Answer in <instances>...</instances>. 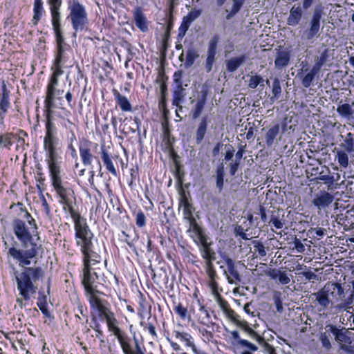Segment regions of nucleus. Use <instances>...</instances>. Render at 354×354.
I'll use <instances>...</instances> for the list:
<instances>
[{
	"mask_svg": "<svg viewBox=\"0 0 354 354\" xmlns=\"http://www.w3.org/2000/svg\"><path fill=\"white\" fill-rule=\"evenodd\" d=\"M334 200L333 194L326 191H320L317 194L312 203L319 210L325 209L328 207Z\"/></svg>",
	"mask_w": 354,
	"mask_h": 354,
	"instance_id": "18",
	"label": "nucleus"
},
{
	"mask_svg": "<svg viewBox=\"0 0 354 354\" xmlns=\"http://www.w3.org/2000/svg\"><path fill=\"white\" fill-rule=\"evenodd\" d=\"M52 185L58 197V202L62 205L63 211L71 216L74 222L75 239L84 236L91 235L92 232L86 223V219L75 209L76 197L73 189L64 185L61 178L59 163L48 165Z\"/></svg>",
	"mask_w": 354,
	"mask_h": 354,
	"instance_id": "1",
	"label": "nucleus"
},
{
	"mask_svg": "<svg viewBox=\"0 0 354 354\" xmlns=\"http://www.w3.org/2000/svg\"><path fill=\"white\" fill-rule=\"evenodd\" d=\"M209 122V120L208 119L207 115H204L200 119L196 127L195 136L196 144L199 145L203 142L207 131V127Z\"/></svg>",
	"mask_w": 354,
	"mask_h": 354,
	"instance_id": "24",
	"label": "nucleus"
},
{
	"mask_svg": "<svg viewBox=\"0 0 354 354\" xmlns=\"http://www.w3.org/2000/svg\"><path fill=\"white\" fill-rule=\"evenodd\" d=\"M61 124L63 127L68 131V140L71 141V145L72 146V142L76 141V136L74 132L75 124L69 119H64Z\"/></svg>",
	"mask_w": 354,
	"mask_h": 354,
	"instance_id": "48",
	"label": "nucleus"
},
{
	"mask_svg": "<svg viewBox=\"0 0 354 354\" xmlns=\"http://www.w3.org/2000/svg\"><path fill=\"white\" fill-rule=\"evenodd\" d=\"M12 227L15 236L21 242L24 249L11 247L8 250V254L18 263L20 267H28L30 265L31 260L37 255L39 246L32 241V233L24 221L14 220Z\"/></svg>",
	"mask_w": 354,
	"mask_h": 354,
	"instance_id": "2",
	"label": "nucleus"
},
{
	"mask_svg": "<svg viewBox=\"0 0 354 354\" xmlns=\"http://www.w3.org/2000/svg\"><path fill=\"white\" fill-rule=\"evenodd\" d=\"M174 335L176 339H180L181 342H184L187 346L192 347L193 348H195L193 338L190 334L185 332L175 330L174 331Z\"/></svg>",
	"mask_w": 354,
	"mask_h": 354,
	"instance_id": "47",
	"label": "nucleus"
},
{
	"mask_svg": "<svg viewBox=\"0 0 354 354\" xmlns=\"http://www.w3.org/2000/svg\"><path fill=\"white\" fill-rule=\"evenodd\" d=\"M272 93L273 96L271 97L270 100L278 99L281 93V87L280 81L278 78H275L272 82Z\"/></svg>",
	"mask_w": 354,
	"mask_h": 354,
	"instance_id": "53",
	"label": "nucleus"
},
{
	"mask_svg": "<svg viewBox=\"0 0 354 354\" xmlns=\"http://www.w3.org/2000/svg\"><path fill=\"white\" fill-rule=\"evenodd\" d=\"M267 276L272 279H279V282L282 285H286L290 283V279L288 274L279 269L270 268L266 272Z\"/></svg>",
	"mask_w": 354,
	"mask_h": 354,
	"instance_id": "31",
	"label": "nucleus"
},
{
	"mask_svg": "<svg viewBox=\"0 0 354 354\" xmlns=\"http://www.w3.org/2000/svg\"><path fill=\"white\" fill-rule=\"evenodd\" d=\"M136 223L139 227H142L146 224V217L142 211H139L136 215Z\"/></svg>",
	"mask_w": 354,
	"mask_h": 354,
	"instance_id": "62",
	"label": "nucleus"
},
{
	"mask_svg": "<svg viewBox=\"0 0 354 354\" xmlns=\"http://www.w3.org/2000/svg\"><path fill=\"white\" fill-rule=\"evenodd\" d=\"M199 57L200 55L198 50L193 45H190L185 53V59L183 64L184 68L185 69L191 68Z\"/></svg>",
	"mask_w": 354,
	"mask_h": 354,
	"instance_id": "28",
	"label": "nucleus"
},
{
	"mask_svg": "<svg viewBox=\"0 0 354 354\" xmlns=\"http://www.w3.org/2000/svg\"><path fill=\"white\" fill-rule=\"evenodd\" d=\"M269 223L273 225L277 229H281L283 227L284 222H283L279 216L272 214L270 217Z\"/></svg>",
	"mask_w": 354,
	"mask_h": 354,
	"instance_id": "60",
	"label": "nucleus"
},
{
	"mask_svg": "<svg viewBox=\"0 0 354 354\" xmlns=\"http://www.w3.org/2000/svg\"><path fill=\"white\" fill-rule=\"evenodd\" d=\"M279 131L280 126L279 124H274L268 130L265 136V140L268 147H270L274 145V140L279 133Z\"/></svg>",
	"mask_w": 354,
	"mask_h": 354,
	"instance_id": "39",
	"label": "nucleus"
},
{
	"mask_svg": "<svg viewBox=\"0 0 354 354\" xmlns=\"http://www.w3.org/2000/svg\"><path fill=\"white\" fill-rule=\"evenodd\" d=\"M198 331L203 337L207 342H209L214 337L213 333L208 330L205 327H197Z\"/></svg>",
	"mask_w": 354,
	"mask_h": 354,
	"instance_id": "61",
	"label": "nucleus"
},
{
	"mask_svg": "<svg viewBox=\"0 0 354 354\" xmlns=\"http://www.w3.org/2000/svg\"><path fill=\"white\" fill-rule=\"evenodd\" d=\"M61 75H50L46 86L44 107L46 111H51L55 107L56 101H62L64 90L57 88Z\"/></svg>",
	"mask_w": 354,
	"mask_h": 354,
	"instance_id": "10",
	"label": "nucleus"
},
{
	"mask_svg": "<svg viewBox=\"0 0 354 354\" xmlns=\"http://www.w3.org/2000/svg\"><path fill=\"white\" fill-rule=\"evenodd\" d=\"M21 271L14 270V276L17 288L22 298H17V303L22 308L23 299L29 300L37 291V281L42 277L43 270L41 267H22Z\"/></svg>",
	"mask_w": 354,
	"mask_h": 354,
	"instance_id": "4",
	"label": "nucleus"
},
{
	"mask_svg": "<svg viewBox=\"0 0 354 354\" xmlns=\"http://www.w3.org/2000/svg\"><path fill=\"white\" fill-rule=\"evenodd\" d=\"M290 59V53L288 50H281L280 49L277 50L274 66L277 69H282L286 67Z\"/></svg>",
	"mask_w": 354,
	"mask_h": 354,
	"instance_id": "27",
	"label": "nucleus"
},
{
	"mask_svg": "<svg viewBox=\"0 0 354 354\" xmlns=\"http://www.w3.org/2000/svg\"><path fill=\"white\" fill-rule=\"evenodd\" d=\"M304 9L300 4H294L290 9L289 15L286 23L288 26H296L300 24L304 14Z\"/></svg>",
	"mask_w": 354,
	"mask_h": 354,
	"instance_id": "20",
	"label": "nucleus"
},
{
	"mask_svg": "<svg viewBox=\"0 0 354 354\" xmlns=\"http://www.w3.org/2000/svg\"><path fill=\"white\" fill-rule=\"evenodd\" d=\"M138 304H139V308L138 310V316L140 317V318L143 319H144V313L146 310V304H145V299L142 293H140Z\"/></svg>",
	"mask_w": 354,
	"mask_h": 354,
	"instance_id": "58",
	"label": "nucleus"
},
{
	"mask_svg": "<svg viewBox=\"0 0 354 354\" xmlns=\"http://www.w3.org/2000/svg\"><path fill=\"white\" fill-rule=\"evenodd\" d=\"M342 141L339 148H335V160L337 162L340 168L346 169L349 165V160L354 159V134L348 132L341 136Z\"/></svg>",
	"mask_w": 354,
	"mask_h": 354,
	"instance_id": "8",
	"label": "nucleus"
},
{
	"mask_svg": "<svg viewBox=\"0 0 354 354\" xmlns=\"http://www.w3.org/2000/svg\"><path fill=\"white\" fill-rule=\"evenodd\" d=\"M201 10L193 8L183 19L191 24L194 21H195L201 15Z\"/></svg>",
	"mask_w": 354,
	"mask_h": 354,
	"instance_id": "54",
	"label": "nucleus"
},
{
	"mask_svg": "<svg viewBox=\"0 0 354 354\" xmlns=\"http://www.w3.org/2000/svg\"><path fill=\"white\" fill-rule=\"evenodd\" d=\"M44 12L43 8L42 0H34L33 6V17L32 19V23L33 25H37L40 20L43 12Z\"/></svg>",
	"mask_w": 354,
	"mask_h": 354,
	"instance_id": "40",
	"label": "nucleus"
},
{
	"mask_svg": "<svg viewBox=\"0 0 354 354\" xmlns=\"http://www.w3.org/2000/svg\"><path fill=\"white\" fill-rule=\"evenodd\" d=\"M324 168L326 171L324 170H322L315 179L317 181L323 182L327 186L328 190L337 188V187H333L335 176L333 175H330V171L328 167H324Z\"/></svg>",
	"mask_w": 354,
	"mask_h": 354,
	"instance_id": "29",
	"label": "nucleus"
},
{
	"mask_svg": "<svg viewBox=\"0 0 354 354\" xmlns=\"http://www.w3.org/2000/svg\"><path fill=\"white\" fill-rule=\"evenodd\" d=\"M174 311L181 319L185 320L190 319V315L188 313L187 308L183 306L181 303H178L177 304L174 305Z\"/></svg>",
	"mask_w": 354,
	"mask_h": 354,
	"instance_id": "51",
	"label": "nucleus"
},
{
	"mask_svg": "<svg viewBox=\"0 0 354 354\" xmlns=\"http://www.w3.org/2000/svg\"><path fill=\"white\" fill-rule=\"evenodd\" d=\"M113 94L118 105L122 111H131L132 106L127 97L122 95L116 89L113 90Z\"/></svg>",
	"mask_w": 354,
	"mask_h": 354,
	"instance_id": "32",
	"label": "nucleus"
},
{
	"mask_svg": "<svg viewBox=\"0 0 354 354\" xmlns=\"http://www.w3.org/2000/svg\"><path fill=\"white\" fill-rule=\"evenodd\" d=\"M190 25L191 24L189 23H188L187 21H186L185 19H183L181 24L178 28V39H181L185 37L186 32L187 31Z\"/></svg>",
	"mask_w": 354,
	"mask_h": 354,
	"instance_id": "59",
	"label": "nucleus"
},
{
	"mask_svg": "<svg viewBox=\"0 0 354 354\" xmlns=\"http://www.w3.org/2000/svg\"><path fill=\"white\" fill-rule=\"evenodd\" d=\"M207 87L203 86L198 95L197 100L196 101L192 100L191 102L194 105L191 109L190 114L193 120L198 119L202 114L207 102Z\"/></svg>",
	"mask_w": 354,
	"mask_h": 354,
	"instance_id": "16",
	"label": "nucleus"
},
{
	"mask_svg": "<svg viewBox=\"0 0 354 354\" xmlns=\"http://www.w3.org/2000/svg\"><path fill=\"white\" fill-rule=\"evenodd\" d=\"M230 334L232 337L236 341L235 345L239 346L241 348H249L252 351L258 350V347L255 344L250 342L248 340L241 339L239 331L233 330L230 332Z\"/></svg>",
	"mask_w": 354,
	"mask_h": 354,
	"instance_id": "37",
	"label": "nucleus"
},
{
	"mask_svg": "<svg viewBox=\"0 0 354 354\" xmlns=\"http://www.w3.org/2000/svg\"><path fill=\"white\" fill-rule=\"evenodd\" d=\"M331 332L328 331V325H327L325 328V331L320 335L319 340L322 343V345L326 350H330L332 347L330 337L331 335Z\"/></svg>",
	"mask_w": 354,
	"mask_h": 354,
	"instance_id": "50",
	"label": "nucleus"
},
{
	"mask_svg": "<svg viewBox=\"0 0 354 354\" xmlns=\"http://www.w3.org/2000/svg\"><path fill=\"white\" fill-rule=\"evenodd\" d=\"M204 269L207 276V285L210 288L211 292L219 289L218 283L219 277L213 262H205Z\"/></svg>",
	"mask_w": 354,
	"mask_h": 354,
	"instance_id": "17",
	"label": "nucleus"
},
{
	"mask_svg": "<svg viewBox=\"0 0 354 354\" xmlns=\"http://www.w3.org/2000/svg\"><path fill=\"white\" fill-rule=\"evenodd\" d=\"M263 78L259 75H251L248 80V86L250 88H256L259 85H263Z\"/></svg>",
	"mask_w": 354,
	"mask_h": 354,
	"instance_id": "52",
	"label": "nucleus"
},
{
	"mask_svg": "<svg viewBox=\"0 0 354 354\" xmlns=\"http://www.w3.org/2000/svg\"><path fill=\"white\" fill-rule=\"evenodd\" d=\"M330 57V50L324 49L320 55L315 59L314 68L320 71L322 67L328 62Z\"/></svg>",
	"mask_w": 354,
	"mask_h": 354,
	"instance_id": "46",
	"label": "nucleus"
},
{
	"mask_svg": "<svg viewBox=\"0 0 354 354\" xmlns=\"http://www.w3.org/2000/svg\"><path fill=\"white\" fill-rule=\"evenodd\" d=\"M354 301V291H352L350 295L337 306L339 309L346 310L350 305L353 303Z\"/></svg>",
	"mask_w": 354,
	"mask_h": 354,
	"instance_id": "57",
	"label": "nucleus"
},
{
	"mask_svg": "<svg viewBox=\"0 0 354 354\" xmlns=\"http://www.w3.org/2000/svg\"><path fill=\"white\" fill-rule=\"evenodd\" d=\"M93 234L75 239L76 245L80 248L83 255L84 277L82 283L89 296L95 295V293L97 292L93 286L97 276L95 272L91 273L90 272V266L99 262L100 259V255L93 250Z\"/></svg>",
	"mask_w": 354,
	"mask_h": 354,
	"instance_id": "3",
	"label": "nucleus"
},
{
	"mask_svg": "<svg viewBox=\"0 0 354 354\" xmlns=\"http://www.w3.org/2000/svg\"><path fill=\"white\" fill-rule=\"evenodd\" d=\"M46 134L44 139V147L46 152V162L48 165L59 163V156L57 152L59 138L57 136L56 126L53 121L52 111L49 112L46 111Z\"/></svg>",
	"mask_w": 354,
	"mask_h": 354,
	"instance_id": "6",
	"label": "nucleus"
},
{
	"mask_svg": "<svg viewBox=\"0 0 354 354\" xmlns=\"http://www.w3.org/2000/svg\"><path fill=\"white\" fill-rule=\"evenodd\" d=\"M187 232L196 245L199 244L207 239L201 227L194 229H187Z\"/></svg>",
	"mask_w": 354,
	"mask_h": 354,
	"instance_id": "38",
	"label": "nucleus"
},
{
	"mask_svg": "<svg viewBox=\"0 0 354 354\" xmlns=\"http://www.w3.org/2000/svg\"><path fill=\"white\" fill-rule=\"evenodd\" d=\"M199 248L201 257L205 259V262H213L215 260V252L211 248V243L207 241V239L199 244L196 245Z\"/></svg>",
	"mask_w": 354,
	"mask_h": 354,
	"instance_id": "23",
	"label": "nucleus"
},
{
	"mask_svg": "<svg viewBox=\"0 0 354 354\" xmlns=\"http://www.w3.org/2000/svg\"><path fill=\"white\" fill-rule=\"evenodd\" d=\"M133 19L138 28L145 32L148 30L147 20L140 7H136L133 12Z\"/></svg>",
	"mask_w": 354,
	"mask_h": 354,
	"instance_id": "25",
	"label": "nucleus"
},
{
	"mask_svg": "<svg viewBox=\"0 0 354 354\" xmlns=\"http://www.w3.org/2000/svg\"><path fill=\"white\" fill-rule=\"evenodd\" d=\"M212 294L214 296L215 301L221 308L223 312L225 314V315L232 319H235L236 313L234 310L230 308L227 301L221 295L219 289L216 290L215 291H212Z\"/></svg>",
	"mask_w": 354,
	"mask_h": 354,
	"instance_id": "21",
	"label": "nucleus"
},
{
	"mask_svg": "<svg viewBox=\"0 0 354 354\" xmlns=\"http://www.w3.org/2000/svg\"><path fill=\"white\" fill-rule=\"evenodd\" d=\"M140 325L143 327L144 330H148L149 333L151 335L153 339H157L158 335L154 326L151 323H146L141 321Z\"/></svg>",
	"mask_w": 354,
	"mask_h": 354,
	"instance_id": "55",
	"label": "nucleus"
},
{
	"mask_svg": "<svg viewBox=\"0 0 354 354\" xmlns=\"http://www.w3.org/2000/svg\"><path fill=\"white\" fill-rule=\"evenodd\" d=\"M72 53L71 48L56 49L54 54V59L53 61L50 70L51 75H62L64 73V68L67 67L70 55Z\"/></svg>",
	"mask_w": 354,
	"mask_h": 354,
	"instance_id": "13",
	"label": "nucleus"
},
{
	"mask_svg": "<svg viewBox=\"0 0 354 354\" xmlns=\"http://www.w3.org/2000/svg\"><path fill=\"white\" fill-rule=\"evenodd\" d=\"M68 10L69 14L68 19L71 23L73 36H76L77 32H82L87 29L88 25V14L86 8L78 0H72L68 2Z\"/></svg>",
	"mask_w": 354,
	"mask_h": 354,
	"instance_id": "7",
	"label": "nucleus"
},
{
	"mask_svg": "<svg viewBox=\"0 0 354 354\" xmlns=\"http://www.w3.org/2000/svg\"><path fill=\"white\" fill-rule=\"evenodd\" d=\"M51 15V23L55 35L56 49L68 48L70 46L65 42L61 28V14L60 8L62 5V0H47Z\"/></svg>",
	"mask_w": 354,
	"mask_h": 354,
	"instance_id": "9",
	"label": "nucleus"
},
{
	"mask_svg": "<svg viewBox=\"0 0 354 354\" xmlns=\"http://www.w3.org/2000/svg\"><path fill=\"white\" fill-rule=\"evenodd\" d=\"M10 91L7 88L4 81H3L1 84V94L0 96V110L3 111V112H7L10 107Z\"/></svg>",
	"mask_w": 354,
	"mask_h": 354,
	"instance_id": "35",
	"label": "nucleus"
},
{
	"mask_svg": "<svg viewBox=\"0 0 354 354\" xmlns=\"http://www.w3.org/2000/svg\"><path fill=\"white\" fill-rule=\"evenodd\" d=\"M234 235L236 236H240L243 240H248V237L244 231V229L241 225H236L234 228Z\"/></svg>",
	"mask_w": 354,
	"mask_h": 354,
	"instance_id": "64",
	"label": "nucleus"
},
{
	"mask_svg": "<svg viewBox=\"0 0 354 354\" xmlns=\"http://www.w3.org/2000/svg\"><path fill=\"white\" fill-rule=\"evenodd\" d=\"M247 59V56L242 55L239 57H232L226 61V70L230 73H234L239 67L243 65Z\"/></svg>",
	"mask_w": 354,
	"mask_h": 354,
	"instance_id": "33",
	"label": "nucleus"
},
{
	"mask_svg": "<svg viewBox=\"0 0 354 354\" xmlns=\"http://www.w3.org/2000/svg\"><path fill=\"white\" fill-rule=\"evenodd\" d=\"M245 0H232V5L230 10H226V19L229 20L234 17L241 9Z\"/></svg>",
	"mask_w": 354,
	"mask_h": 354,
	"instance_id": "44",
	"label": "nucleus"
},
{
	"mask_svg": "<svg viewBox=\"0 0 354 354\" xmlns=\"http://www.w3.org/2000/svg\"><path fill=\"white\" fill-rule=\"evenodd\" d=\"M312 296L315 297L314 302H316L317 305L320 306V311L326 310L331 303L324 288L312 294Z\"/></svg>",
	"mask_w": 354,
	"mask_h": 354,
	"instance_id": "26",
	"label": "nucleus"
},
{
	"mask_svg": "<svg viewBox=\"0 0 354 354\" xmlns=\"http://www.w3.org/2000/svg\"><path fill=\"white\" fill-rule=\"evenodd\" d=\"M298 274L304 276L305 279L308 281L318 279L317 275L310 270L298 272Z\"/></svg>",
	"mask_w": 354,
	"mask_h": 354,
	"instance_id": "63",
	"label": "nucleus"
},
{
	"mask_svg": "<svg viewBox=\"0 0 354 354\" xmlns=\"http://www.w3.org/2000/svg\"><path fill=\"white\" fill-rule=\"evenodd\" d=\"M27 136V133L21 129H19L16 133L12 132L0 133V151L3 149L10 150L14 140L20 145L24 144V138Z\"/></svg>",
	"mask_w": 354,
	"mask_h": 354,
	"instance_id": "14",
	"label": "nucleus"
},
{
	"mask_svg": "<svg viewBox=\"0 0 354 354\" xmlns=\"http://www.w3.org/2000/svg\"><path fill=\"white\" fill-rule=\"evenodd\" d=\"M183 85H178L176 86L173 93L172 104L180 107V109H182L181 104L185 97Z\"/></svg>",
	"mask_w": 354,
	"mask_h": 354,
	"instance_id": "43",
	"label": "nucleus"
},
{
	"mask_svg": "<svg viewBox=\"0 0 354 354\" xmlns=\"http://www.w3.org/2000/svg\"><path fill=\"white\" fill-rule=\"evenodd\" d=\"M252 244L255 252H258L259 257H263L266 256L267 252L265 246L261 242L259 241H254Z\"/></svg>",
	"mask_w": 354,
	"mask_h": 354,
	"instance_id": "56",
	"label": "nucleus"
},
{
	"mask_svg": "<svg viewBox=\"0 0 354 354\" xmlns=\"http://www.w3.org/2000/svg\"><path fill=\"white\" fill-rule=\"evenodd\" d=\"M222 262L225 266H221L220 268L223 270L227 283L230 285H239L241 281V275L240 274L236 262L229 257L225 252L220 254Z\"/></svg>",
	"mask_w": 354,
	"mask_h": 354,
	"instance_id": "11",
	"label": "nucleus"
},
{
	"mask_svg": "<svg viewBox=\"0 0 354 354\" xmlns=\"http://www.w3.org/2000/svg\"><path fill=\"white\" fill-rule=\"evenodd\" d=\"M179 206L183 209V218L193 216L195 208L186 197L181 198Z\"/></svg>",
	"mask_w": 354,
	"mask_h": 354,
	"instance_id": "42",
	"label": "nucleus"
},
{
	"mask_svg": "<svg viewBox=\"0 0 354 354\" xmlns=\"http://www.w3.org/2000/svg\"><path fill=\"white\" fill-rule=\"evenodd\" d=\"M322 14L323 12L321 8H315L313 10V15L308 23V26L302 33V40L313 42L314 39L319 36Z\"/></svg>",
	"mask_w": 354,
	"mask_h": 354,
	"instance_id": "12",
	"label": "nucleus"
},
{
	"mask_svg": "<svg viewBox=\"0 0 354 354\" xmlns=\"http://www.w3.org/2000/svg\"><path fill=\"white\" fill-rule=\"evenodd\" d=\"M219 39V36L217 35L212 37L208 44L207 56L215 58Z\"/></svg>",
	"mask_w": 354,
	"mask_h": 354,
	"instance_id": "49",
	"label": "nucleus"
},
{
	"mask_svg": "<svg viewBox=\"0 0 354 354\" xmlns=\"http://www.w3.org/2000/svg\"><path fill=\"white\" fill-rule=\"evenodd\" d=\"M323 288L326 290L328 298H332L336 301L340 300L344 293V288L338 283H327Z\"/></svg>",
	"mask_w": 354,
	"mask_h": 354,
	"instance_id": "22",
	"label": "nucleus"
},
{
	"mask_svg": "<svg viewBox=\"0 0 354 354\" xmlns=\"http://www.w3.org/2000/svg\"><path fill=\"white\" fill-rule=\"evenodd\" d=\"M337 112L342 118L350 120L354 113V109L351 104L345 103L337 106Z\"/></svg>",
	"mask_w": 354,
	"mask_h": 354,
	"instance_id": "41",
	"label": "nucleus"
},
{
	"mask_svg": "<svg viewBox=\"0 0 354 354\" xmlns=\"http://www.w3.org/2000/svg\"><path fill=\"white\" fill-rule=\"evenodd\" d=\"M99 147L97 143L93 142L87 139L80 140L79 144V151L82 162L84 165H90L94 158L91 153L92 149H97Z\"/></svg>",
	"mask_w": 354,
	"mask_h": 354,
	"instance_id": "15",
	"label": "nucleus"
},
{
	"mask_svg": "<svg viewBox=\"0 0 354 354\" xmlns=\"http://www.w3.org/2000/svg\"><path fill=\"white\" fill-rule=\"evenodd\" d=\"M345 328L339 329L335 326L328 325V331L331 332L335 339L338 342H350V337L346 335Z\"/></svg>",
	"mask_w": 354,
	"mask_h": 354,
	"instance_id": "36",
	"label": "nucleus"
},
{
	"mask_svg": "<svg viewBox=\"0 0 354 354\" xmlns=\"http://www.w3.org/2000/svg\"><path fill=\"white\" fill-rule=\"evenodd\" d=\"M101 158L106 167L107 171L113 176H117V171L114 167L113 161L111 158L108 151L106 149L104 144H102L100 147Z\"/></svg>",
	"mask_w": 354,
	"mask_h": 354,
	"instance_id": "30",
	"label": "nucleus"
},
{
	"mask_svg": "<svg viewBox=\"0 0 354 354\" xmlns=\"http://www.w3.org/2000/svg\"><path fill=\"white\" fill-rule=\"evenodd\" d=\"M133 341H134V348H132L131 344V339L129 337L126 336L122 340L119 342V344L121 346L122 352L124 354H145V352L142 351L141 346L138 343V340L136 338V335H133Z\"/></svg>",
	"mask_w": 354,
	"mask_h": 354,
	"instance_id": "19",
	"label": "nucleus"
},
{
	"mask_svg": "<svg viewBox=\"0 0 354 354\" xmlns=\"http://www.w3.org/2000/svg\"><path fill=\"white\" fill-rule=\"evenodd\" d=\"M225 170L223 163L218 165L216 169V185L219 192H221L224 185Z\"/></svg>",
	"mask_w": 354,
	"mask_h": 354,
	"instance_id": "45",
	"label": "nucleus"
},
{
	"mask_svg": "<svg viewBox=\"0 0 354 354\" xmlns=\"http://www.w3.org/2000/svg\"><path fill=\"white\" fill-rule=\"evenodd\" d=\"M319 71L313 66L305 75H301V73H298L297 77H300L301 84L304 87L309 88L312 85L315 76L319 74Z\"/></svg>",
	"mask_w": 354,
	"mask_h": 354,
	"instance_id": "34",
	"label": "nucleus"
},
{
	"mask_svg": "<svg viewBox=\"0 0 354 354\" xmlns=\"http://www.w3.org/2000/svg\"><path fill=\"white\" fill-rule=\"evenodd\" d=\"M88 301L93 313V321L97 319L102 322L105 321L109 331L113 333L118 342L127 336L118 327V322L107 301L100 299L96 295H91L88 296Z\"/></svg>",
	"mask_w": 354,
	"mask_h": 354,
	"instance_id": "5",
	"label": "nucleus"
}]
</instances>
